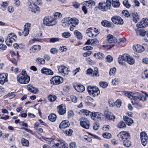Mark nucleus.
I'll use <instances>...</instances> for the list:
<instances>
[{"mask_svg":"<svg viewBox=\"0 0 148 148\" xmlns=\"http://www.w3.org/2000/svg\"><path fill=\"white\" fill-rule=\"evenodd\" d=\"M58 50L55 48H51V52L53 54H56L58 53Z\"/></svg>","mask_w":148,"mask_h":148,"instance_id":"obj_61","label":"nucleus"},{"mask_svg":"<svg viewBox=\"0 0 148 148\" xmlns=\"http://www.w3.org/2000/svg\"><path fill=\"white\" fill-rule=\"evenodd\" d=\"M57 23L56 18L45 17L43 19V23L45 25L50 26L55 25Z\"/></svg>","mask_w":148,"mask_h":148,"instance_id":"obj_4","label":"nucleus"},{"mask_svg":"<svg viewBox=\"0 0 148 148\" xmlns=\"http://www.w3.org/2000/svg\"><path fill=\"white\" fill-rule=\"evenodd\" d=\"M8 74L6 73H3L0 74V83L3 84L5 82L8 81L7 78Z\"/></svg>","mask_w":148,"mask_h":148,"instance_id":"obj_20","label":"nucleus"},{"mask_svg":"<svg viewBox=\"0 0 148 148\" xmlns=\"http://www.w3.org/2000/svg\"><path fill=\"white\" fill-rule=\"evenodd\" d=\"M104 1L99 2L98 5V8L103 11H106L110 10L111 6V0H107L106 3Z\"/></svg>","mask_w":148,"mask_h":148,"instance_id":"obj_1","label":"nucleus"},{"mask_svg":"<svg viewBox=\"0 0 148 148\" xmlns=\"http://www.w3.org/2000/svg\"><path fill=\"white\" fill-rule=\"evenodd\" d=\"M70 125L69 122L67 121H62L60 124L59 127L61 129H63L68 127Z\"/></svg>","mask_w":148,"mask_h":148,"instance_id":"obj_25","label":"nucleus"},{"mask_svg":"<svg viewBox=\"0 0 148 148\" xmlns=\"http://www.w3.org/2000/svg\"><path fill=\"white\" fill-rule=\"evenodd\" d=\"M92 74V77H98L99 76V74L98 73V68L95 67L94 68V71Z\"/></svg>","mask_w":148,"mask_h":148,"instance_id":"obj_44","label":"nucleus"},{"mask_svg":"<svg viewBox=\"0 0 148 148\" xmlns=\"http://www.w3.org/2000/svg\"><path fill=\"white\" fill-rule=\"evenodd\" d=\"M107 38L108 42L110 43L116 42L117 41L116 38L111 34L108 35Z\"/></svg>","mask_w":148,"mask_h":148,"instance_id":"obj_24","label":"nucleus"},{"mask_svg":"<svg viewBox=\"0 0 148 148\" xmlns=\"http://www.w3.org/2000/svg\"><path fill=\"white\" fill-rule=\"evenodd\" d=\"M58 112L61 115L64 114L66 112V106L64 104H61L57 107Z\"/></svg>","mask_w":148,"mask_h":148,"instance_id":"obj_17","label":"nucleus"},{"mask_svg":"<svg viewBox=\"0 0 148 148\" xmlns=\"http://www.w3.org/2000/svg\"><path fill=\"white\" fill-rule=\"evenodd\" d=\"M58 70L59 72L64 76L67 75L69 71L67 68L63 65L60 66L58 67Z\"/></svg>","mask_w":148,"mask_h":148,"instance_id":"obj_15","label":"nucleus"},{"mask_svg":"<svg viewBox=\"0 0 148 148\" xmlns=\"http://www.w3.org/2000/svg\"><path fill=\"white\" fill-rule=\"evenodd\" d=\"M74 34L76 37L79 39L81 40L82 39V36L81 33L78 31L76 30L74 32Z\"/></svg>","mask_w":148,"mask_h":148,"instance_id":"obj_40","label":"nucleus"},{"mask_svg":"<svg viewBox=\"0 0 148 148\" xmlns=\"http://www.w3.org/2000/svg\"><path fill=\"white\" fill-rule=\"evenodd\" d=\"M113 60L112 57L108 55L106 58V61L109 62H111Z\"/></svg>","mask_w":148,"mask_h":148,"instance_id":"obj_59","label":"nucleus"},{"mask_svg":"<svg viewBox=\"0 0 148 148\" xmlns=\"http://www.w3.org/2000/svg\"><path fill=\"white\" fill-rule=\"evenodd\" d=\"M27 88L29 91L33 93H37L38 92V89L37 88L34 87L31 85H27Z\"/></svg>","mask_w":148,"mask_h":148,"instance_id":"obj_28","label":"nucleus"},{"mask_svg":"<svg viewBox=\"0 0 148 148\" xmlns=\"http://www.w3.org/2000/svg\"><path fill=\"white\" fill-rule=\"evenodd\" d=\"M28 9L29 11L35 13H36V12H39L40 11L39 8L33 2H30L29 3Z\"/></svg>","mask_w":148,"mask_h":148,"instance_id":"obj_9","label":"nucleus"},{"mask_svg":"<svg viewBox=\"0 0 148 148\" xmlns=\"http://www.w3.org/2000/svg\"><path fill=\"white\" fill-rule=\"evenodd\" d=\"M136 33L137 36H144L146 34V32L143 29H138L136 31Z\"/></svg>","mask_w":148,"mask_h":148,"instance_id":"obj_30","label":"nucleus"},{"mask_svg":"<svg viewBox=\"0 0 148 148\" xmlns=\"http://www.w3.org/2000/svg\"><path fill=\"white\" fill-rule=\"evenodd\" d=\"M91 115V118L95 120L101 119L103 116L101 113L96 112H92Z\"/></svg>","mask_w":148,"mask_h":148,"instance_id":"obj_16","label":"nucleus"},{"mask_svg":"<svg viewBox=\"0 0 148 148\" xmlns=\"http://www.w3.org/2000/svg\"><path fill=\"white\" fill-rule=\"evenodd\" d=\"M112 4L114 7L117 8L120 6V3L119 0H112Z\"/></svg>","mask_w":148,"mask_h":148,"instance_id":"obj_38","label":"nucleus"},{"mask_svg":"<svg viewBox=\"0 0 148 148\" xmlns=\"http://www.w3.org/2000/svg\"><path fill=\"white\" fill-rule=\"evenodd\" d=\"M50 83L53 85H58L62 83L63 82V78L58 76H56L53 77L50 79Z\"/></svg>","mask_w":148,"mask_h":148,"instance_id":"obj_6","label":"nucleus"},{"mask_svg":"<svg viewBox=\"0 0 148 148\" xmlns=\"http://www.w3.org/2000/svg\"><path fill=\"white\" fill-rule=\"evenodd\" d=\"M124 5L127 8H129L131 6L130 5L129 3L128 0H125L123 1Z\"/></svg>","mask_w":148,"mask_h":148,"instance_id":"obj_54","label":"nucleus"},{"mask_svg":"<svg viewBox=\"0 0 148 148\" xmlns=\"http://www.w3.org/2000/svg\"><path fill=\"white\" fill-rule=\"evenodd\" d=\"M71 98L73 102L74 103H76L77 102V98L75 96L73 95H71Z\"/></svg>","mask_w":148,"mask_h":148,"instance_id":"obj_56","label":"nucleus"},{"mask_svg":"<svg viewBox=\"0 0 148 148\" xmlns=\"http://www.w3.org/2000/svg\"><path fill=\"white\" fill-rule=\"evenodd\" d=\"M79 120L81 126L86 129H89L90 126V123L87 119L82 117Z\"/></svg>","mask_w":148,"mask_h":148,"instance_id":"obj_10","label":"nucleus"},{"mask_svg":"<svg viewBox=\"0 0 148 148\" xmlns=\"http://www.w3.org/2000/svg\"><path fill=\"white\" fill-rule=\"evenodd\" d=\"M106 117L107 119L110 120L114 121L115 119L114 115H111L108 114H106Z\"/></svg>","mask_w":148,"mask_h":148,"instance_id":"obj_45","label":"nucleus"},{"mask_svg":"<svg viewBox=\"0 0 148 148\" xmlns=\"http://www.w3.org/2000/svg\"><path fill=\"white\" fill-rule=\"evenodd\" d=\"M89 29L92 31L93 37H96L99 33L98 30L95 28H90Z\"/></svg>","mask_w":148,"mask_h":148,"instance_id":"obj_32","label":"nucleus"},{"mask_svg":"<svg viewBox=\"0 0 148 148\" xmlns=\"http://www.w3.org/2000/svg\"><path fill=\"white\" fill-rule=\"evenodd\" d=\"M60 39L57 38H53L49 39V42L51 43H54L59 41Z\"/></svg>","mask_w":148,"mask_h":148,"instance_id":"obj_51","label":"nucleus"},{"mask_svg":"<svg viewBox=\"0 0 148 148\" xmlns=\"http://www.w3.org/2000/svg\"><path fill=\"white\" fill-rule=\"evenodd\" d=\"M140 138L142 145L145 146L147 143V140L148 138L146 133L144 132H141L140 133Z\"/></svg>","mask_w":148,"mask_h":148,"instance_id":"obj_12","label":"nucleus"},{"mask_svg":"<svg viewBox=\"0 0 148 148\" xmlns=\"http://www.w3.org/2000/svg\"><path fill=\"white\" fill-rule=\"evenodd\" d=\"M118 137L121 142L124 140H126L128 139H130V134L125 131L120 132L118 135Z\"/></svg>","mask_w":148,"mask_h":148,"instance_id":"obj_7","label":"nucleus"},{"mask_svg":"<svg viewBox=\"0 0 148 148\" xmlns=\"http://www.w3.org/2000/svg\"><path fill=\"white\" fill-rule=\"evenodd\" d=\"M16 37V36L14 33H11L9 34L6 38L5 42L6 45L9 46H11L12 42L15 40Z\"/></svg>","mask_w":148,"mask_h":148,"instance_id":"obj_5","label":"nucleus"},{"mask_svg":"<svg viewBox=\"0 0 148 148\" xmlns=\"http://www.w3.org/2000/svg\"><path fill=\"white\" fill-rule=\"evenodd\" d=\"M123 93H124V95L129 98H133V92L128 91H123Z\"/></svg>","mask_w":148,"mask_h":148,"instance_id":"obj_36","label":"nucleus"},{"mask_svg":"<svg viewBox=\"0 0 148 148\" xmlns=\"http://www.w3.org/2000/svg\"><path fill=\"white\" fill-rule=\"evenodd\" d=\"M87 89L90 94L93 97L97 96L100 94L99 89L95 86H88Z\"/></svg>","mask_w":148,"mask_h":148,"instance_id":"obj_3","label":"nucleus"},{"mask_svg":"<svg viewBox=\"0 0 148 148\" xmlns=\"http://www.w3.org/2000/svg\"><path fill=\"white\" fill-rule=\"evenodd\" d=\"M67 50V49L66 47L64 46H61L59 48V50L62 52H63L64 51H66Z\"/></svg>","mask_w":148,"mask_h":148,"instance_id":"obj_62","label":"nucleus"},{"mask_svg":"<svg viewBox=\"0 0 148 148\" xmlns=\"http://www.w3.org/2000/svg\"><path fill=\"white\" fill-rule=\"evenodd\" d=\"M95 5V2L91 0H90L89 1H86V5L87 6H90L91 7V6L92 5Z\"/></svg>","mask_w":148,"mask_h":148,"instance_id":"obj_43","label":"nucleus"},{"mask_svg":"<svg viewBox=\"0 0 148 148\" xmlns=\"http://www.w3.org/2000/svg\"><path fill=\"white\" fill-rule=\"evenodd\" d=\"M133 48L135 51L139 53L142 52L145 50L143 46L138 45H134Z\"/></svg>","mask_w":148,"mask_h":148,"instance_id":"obj_19","label":"nucleus"},{"mask_svg":"<svg viewBox=\"0 0 148 148\" xmlns=\"http://www.w3.org/2000/svg\"><path fill=\"white\" fill-rule=\"evenodd\" d=\"M36 61L38 64H44L45 63V61L43 58H38L36 59Z\"/></svg>","mask_w":148,"mask_h":148,"instance_id":"obj_35","label":"nucleus"},{"mask_svg":"<svg viewBox=\"0 0 148 148\" xmlns=\"http://www.w3.org/2000/svg\"><path fill=\"white\" fill-rule=\"evenodd\" d=\"M108 103L110 106L111 107H112L115 106V102H114V101L112 99L109 100Z\"/></svg>","mask_w":148,"mask_h":148,"instance_id":"obj_55","label":"nucleus"},{"mask_svg":"<svg viewBox=\"0 0 148 148\" xmlns=\"http://www.w3.org/2000/svg\"><path fill=\"white\" fill-rule=\"evenodd\" d=\"M125 126L126 125L125 122L123 121H121L117 125V127L121 128L125 127Z\"/></svg>","mask_w":148,"mask_h":148,"instance_id":"obj_46","label":"nucleus"},{"mask_svg":"<svg viewBox=\"0 0 148 148\" xmlns=\"http://www.w3.org/2000/svg\"><path fill=\"white\" fill-rule=\"evenodd\" d=\"M54 16L55 17L54 18H56V19L58 18L61 17L62 15L61 13L58 12H57L54 13Z\"/></svg>","mask_w":148,"mask_h":148,"instance_id":"obj_58","label":"nucleus"},{"mask_svg":"<svg viewBox=\"0 0 148 148\" xmlns=\"http://www.w3.org/2000/svg\"><path fill=\"white\" fill-rule=\"evenodd\" d=\"M102 136L104 138L107 139L110 138L112 137L111 134L107 132L103 134Z\"/></svg>","mask_w":148,"mask_h":148,"instance_id":"obj_49","label":"nucleus"},{"mask_svg":"<svg viewBox=\"0 0 148 148\" xmlns=\"http://www.w3.org/2000/svg\"><path fill=\"white\" fill-rule=\"evenodd\" d=\"M57 116L54 114H51L49 115L48 116L49 120L52 122L55 121L56 119Z\"/></svg>","mask_w":148,"mask_h":148,"instance_id":"obj_33","label":"nucleus"},{"mask_svg":"<svg viewBox=\"0 0 148 148\" xmlns=\"http://www.w3.org/2000/svg\"><path fill=\"white\" fill-rule=\"evenodd\" d=\"M75 90L78 92H82L85 90L84 86L81 84H77L75 86H74Z\"/></svg>","mask_w":148,"mask_h":148,"instance_id":"obj_26","label":"nucleus"},{"mask_svg":"<svg viewBox=\"0 0 148 148\" xmlns=\"http://www.w3.org/2000/svg\"><path fill=\"white\" fill-rule=\"evenodd\" d=\"M48 98L49 101L51 102L54 101L57 98L54 95H50Z\"/></svg>","mask_w":148,"mask_h":148,"instance_id":"obj_50","label":"nucleus"},{"mask_svg":"<svg viewBox=\"0 0 148 148\" xmlns=\"http://www.w3.org/2000/svg\"><path fill=\"white\" fill-rule=\"evenodd\" d=\"M87 35L90 37H93V36L92 35V32L91 30L89 29V28H88L86 30V32Z\"/></svg>","mask_w":148,"mask_h":148,"instance_id":"obj_60","label":"nucleus"},{"mask_svg":"<svg viewBox=\"0 0 148 148\" xmlns=\"http://www.w3.org/2000/svg\"><path fill=\"white\" fill-rule=\"evenodd\" d=\"M41 49L40 46L38 45H35L33 46L30 49V53L36 52L37 51H40Z\"/></svg>","mask_w":148,"mask_h":148,"instance_id":"obj_22","label":"nucleus"},{"mask_svg":"<svg viewBox=\"0 0 148 148\" xmlns=\"http://www.w3.org/2000/svg\"><path fill=\"white\" fill-rule=\"evenodd\" d=\"M123 119L126 122V123L128 125H131L133 123L132 119L128 117H127L125 116H124Z\"/></svg>","mask_w":148,"mask_h":148,"instance_id":"obj_31","label":"nucleus"},{"mask_svg":"<svg viewBox=\"0 0 148 148\" xmlns=\"http://www.w3.org/2000/svg\"><path fill=\"white\" fill-rule=\"evenodd\" d=\"M97 40L96 38L91 40L90 42V44L91 45L95 44L97 43Z\"/></svg>","mask_w":148,"mask_h":148,"instance_id":"obj_64","label":"nucleus"},{"mask_svg":"<svg viewBox=\"0 0 148 148\" xmlns=\"http://www.w3.org/2000/svg\"><path fill=\"white\" fill-rule=\"evenodd\" d=\"M132 16L134 21L136 23L137 22V21L139 19V16L136 12H134L132 13Z\"/></svg>","mask_w":148,"mask_h":148,"instance_id":"obj_42","label":"nucleus"},{"mask_svg":"<svg viewBox=\"0 0 148 148\" xmlns=\"http://www.w3.org/2000/svg\"><path fill=\"white\" fill-rule=\"evenodd\" d=\"M122 14L125 17H128L130 16V14L126 10L123 11Z\"/></svg>","mask_w":148,"mask_h":148,"instance_id":"obj_57","label":"nucleus"},{"mask_svg":"<svg viewBox=\"0 0 148 148\" xmlns=\"http://www.w3.org/2000/svg\"><path fill=\"white\" fill-rule=\"evenodd\" d=\"M99 126V125L98 123H94L93 124V128L95 130H97L98 129Z\"/></svg>","mask_w":148,"mask_h":148,"instance_id":"obj_63","label":"nucleus"},{"mask_svg":"<svg viewBox=\"0 0 148 148\" xmlns=\"http://www.w3.org/2000/svg\"><path fill=\"white\" fill-rule=\"evenodd\" d=\"M100 86L103 88H106L108 85V83L105 82H100L99 83Z\"/></svg>","mask_w":148,"mask_h":148,"instance_id":"obj_52","label":"nucleus"},{"mask_svg":"<svg viewBox=\"0 0 148 148\" xmlns=\"http://www.w3.org/2000/svg\"><path fill=\"white\" fill-rule=\"evenodd\" d=\"M21 141L22 144L23 146L28 147L29 145V142L28 140L24 138H22Z\"/></svg>","mask_w":148,"mask_h":148,"instance_id":"obj_41","label":"nucleus"},{"mask_svg":"<svg viewBox=\"0 0 148 148\" xmlns=\"http://www.w3.org/2000/svg\"><path fill=\"white\" fill-rule=\"evenodd\" d=\"M101 24L105 27H110L111 26V24L110 22L106 20L102 21Z\"/></svg>","mask_w":148,"mask_h":148,"instance_id":"obj_37","label":"nucleus"},{"mask_svg":"<svg viewBox=\"0 0 148 148\" xmlns=\"http://www.w3.org/2000/svg\"><path fill=\"white\" fill-rule=\"evenodd\" d=\"M17 80L20 84H28L30 81V77L27 74H19L17 76Z\"/></svg>","mask_w":148,"mask_h":148,"instance_id":"obj_2","label":"nucleus"},{"mask_svg":"<svg viewBox=\"0 0 148 148\" xmlns=\"http://www.w3.org/2000/svg\"><path fill=\"white\" fill-rule=\"evenodd\" d=\"M137 26L139 28H143L147 27L145 18H143L140 22L137 24Z\"/></svg>","mask_w":148,"mask_h":148,"instance_id":"obj_23","label":"nucleus"},{"mask_svg":"<svg viewBox=\"0 0 148 148\" xmlns=\"http://www.w3.org/2000/svg\"><path fill=\"white\" fill-rule=\"evenodd\" d=\"M62 36L64 38H68L71 36V34L69 32H66L62 33Z\"/></svg>","mask_w":148,"mask_h":148,"instance_id":"obj_53","label":"nucleus"},{"mask_svg":"<svg viewBox=\"0 0 148 148\" xmlns=\"http://www.w3.org/2000/svg\"><path fill=\"white\" fill-rule=\"evenodd\" d=\"M130 139H128L121 141L123 143V145L124 146L127 147H129L131 146L132 143Z\"/></svg>","mask_w":148,"mask_h":148,"instance_id":"obj_29","label":"nucleus"},{"mask_svg":"<svg viewBox=\"0 0 148 148\" xmlns=\"http://www.w3.org/2000/svg\"><path fill=\"white\" fill-rule=\"evenodd\" d=\"M31 24L30 23H26L24 27L23 30L22 32V34L24 36H27L29 34V29L31 27Z\"/></svg>","mask_w":148,"mask_h":148,"instance_id":"obj_14","label":"nucleus"},{"mask_svg":"<svg viewBox=\"0 0 148 148\" xmlns=\"http://www.w3.org/2000/svg\"><path fill=\"white\" fill-rule=\"evenodd\" d=\"M94 56L97 58L99 59H102L104 56V55L101 52L95 53Z\"/></svg>","mask_w":148,"mask_h":148,"instance_id":"obj_34","label":"nucleus"},{"mask_svg":"<svg viewBox=\"0 0 148 148\" xmlns=\"http://www.w3.org/2000/svg\"><path fill=\"white\" fill-rule=\"evenodd\" d=\"M129 56V55L127 54H124L122 56H119L118 59L119 63L123 66L125 65V62H127Z\"/></svg>","mask_w":148,"mask_h":148,"instance_id":"obj_11","label":"nucleus"},{"mask_svg":"<svg viewBox=\"0 0 148 148\" xmlns=\"http://www.w3.org/2000/svg\"><path fill=\"white\" fill-rule=\"evenodd\" d=\"M135 61L134 59L129 55L127 62L129 64L132 65L134 63Z\"/></svg>","mask_w":148,"mask_h":148,"instance_id":"obj_39","label":"nucleus"},{"mask_svg":"<svg viewBox=\"0 0 148 148\" xmlns=\"http://www.w3.org/2000/svg\"><path fill=\"white\" fill-rule=\"evenodd\" d=\"M81 111L84 114V115H86L92 114V112L89 110L83 109L81 110Z\"/></svg>","mask_w":148,"mask_h":148,"instance_id":"obj_47","label":"nucleus"},{"mask_svg":"<svg viewBox=\"0 0 148 148\" xmlns=\"http://www.w3.org/2000/svg\"><path fill=\"white\" fill-rule=\"evenodd\" d=\"M134 101H136L138 99L143 101H146L147 98L143 96L140 93L138 92H133V98Z\"/></svg>","mask_w":148,"mask_h":148,"instance_id":"obj_8","label":"nucleus"},{"mask_svg":"<svg viewBox=\"0 0 148 148\" xmlns=\"http://www.w3.org/2000/svg\"><path fill=\"white\" fill-rule=\"evenodd\" d=\"M70 17H66L62 19V25L64 27L69 26L70 25Z\"/></svg>","mask_w":148,"mask_h":148,"instance_id":"obj_21","label":"nucleus"},{"mask_svg":"<svg viewBox=\"0 0 148 148\" xmlns=\"http://www.w3.org/2000/svg\"><path fill=\"white\" fill-rule=\"evenodd\" d=\"M116 71V69L115 67H113L111 68L109 72V74L110 75H114Z\"/></svg>","mask_w":148,"mask_h":148,"instance_id":"obj_48","label":"nucleus"},{"mask_svg":"<svg viewBox=\"0 0 148 148\" xmlns=\"http://www.w3.org/2000/svg\"><path fill=\"white\" fill-rule=\"evenodd\" d=\"M79 22L78 19L75 18H70V24H71V25L73 27H75L76 25L78 24Z\"/></svg>","mask_w":148,"mask_h":148,"instance_id":"obj_27","label":"nucleus"},{"mask_svg":"<svg viewBox=\"0 0 148 148\" xmlns=\"http://www.w3.org/2000/svg\"><path fill=\"white\" fill-rule=\"evenodd\" d=\"M41 72L42 74L50 75H53V72L51 70L45 67L41 69Z\"/></svg>","mask_w":148,"mask_h":148,"instance_id":"obj_18","label":"nucleus"},{"mask_svg":"<svg viewBox=\"0 0 148 148\" xmlns=\"http://www.w3.org/2000/svg\"><path fill=\"white\" fill-rule=\"evenodd\" d=\"M111 20L114 23L117 25H122L123 23L122 19L118 16H115L112 17Z\"/></svg>","mask_w":148,"mask_h":148,"instance_id":"obj_13","label":"nucleus"}]
</instances>
